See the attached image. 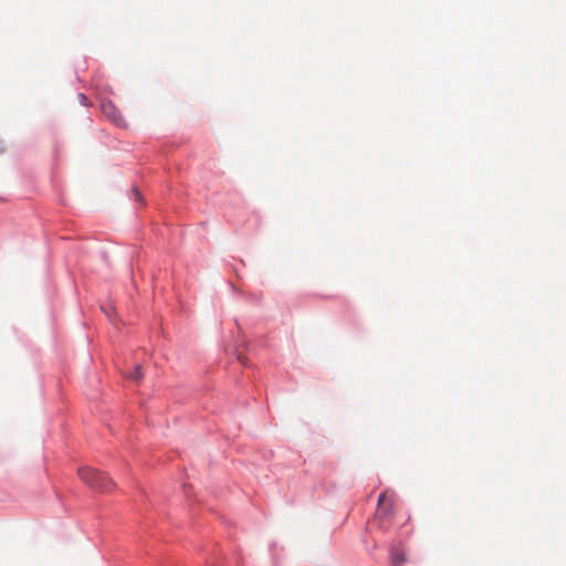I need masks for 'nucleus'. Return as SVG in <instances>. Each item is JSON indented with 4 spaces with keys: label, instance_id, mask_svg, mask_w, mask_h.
I'll return each instance as SVG.
<instances>
[{
    "label": "nucleus",
    "instance_id": "f257e3e1",
    "mask_svg": "<svg viewBox=\"0 0 566 566\" xmlns=\"http://www.w3.org/2000/svg\"><path fill=\"white\" fill-rule=\"evenodd\" d=\"M77 474L87 486L98 492H111L115 488V483L98 470L83 467L78 469Z\"/></svg>",
    "mask_w": 566,
    "mask_h": 566
},
{
    "label": "nucleus",
    "instance_id": "f03ea898",
    "mask_svg": "<svg viewBox=\"0 0 566 566\" xmlns=\"http://www.w3.org/2000/svg\"><path fill=\"white\" fill-rule=\"evenodd\" d=\"M394 493L385 491L379 495L375 518L377 520L379 527L385 531L391 526L394 517Z\"/></svg>",
    "mask_w": 566,
    "mask_h": 566
},
{
    "label": "nucleus",
    "instance_id": "7ed1b4c3",
    "mask_svg": "<svg viewBox=\"0 0 566 566\" xmlns=\"http://www.w3.org/2000/svg\"><path fill=\"white\" fill-rule=\"evenodd\" d=\"M102 111L105 116H107L112 122H114L117 126H124L125 120L122 114L117 111L114 104L104 103L102 105Z\"/></svg>",
    "mask_w": 566,
    "mask_h": 566
},
{
    "label": "nucleus",
    "instance_id": "20e7f679",
    "mask_svg": "<svg viewBox=\"0 0 566 566\" xmlns=\"http://www.w3.org/2000/svg\"><path fill=\"white\" fill-rule=\"evenodd\" d=\"M391 559H392L394 566H400L401 564H403L406 562L405 553L400 552V551H392Z\"/></svg>",
    "mask_w": 566,
    "mask_h": 566
},
{
    "label": "nucleus",
    "instance_id": "39448f33",
    "mask_svg": "<svg viewBox=\"0 0 566 566\" xmlns=\"http://www.w3.org/2000/svg\"><path fill=\"white\" fill-rule=\"evenodd\" d=\"M143 376L144 374L140 365H136L134 370L128 375V377L135 381H140Z\"/></svg>",
    "mask_w": 566,
    "mask_h": 566
},
{
    "label": "nucleus",
    "instance_id": "423d86ee",
    "mask_svg": "<svg viewBox=\"0 0 566 566\" xmlns=\"http://www.w3.org/2000/svg\"><path fill=\"white\" fill-rule=\"evenodd\" d=\"M136 200H140V193L137 189H134Z\"/></svg>",
    "mask_w": 566,
    "mask_h": 566
},
{
    "label": "nucleus",
    "instance_id": "0eeeda50",
    "mask_svg": "<svg viewBox=\"0 0 566 566\" xmlns=\"http://www.w3.org/2000/svg\"><path fill=\"white\" fill-rule=\"evenodd\" d=\"M81 102H85L86 101V96L84 94H80L78 95Z\"/></svg>",
    "mask_w": 566,
    "mask_h": 566
}]
</instances>
